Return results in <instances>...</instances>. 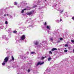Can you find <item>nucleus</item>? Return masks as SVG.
Masks as SVG:
<instances>
[{"label": "nucleus", "instance_id": "f8f14e48", "mask_svg": "<svg viewBox=\"0 0 74 74\" xmlns=\"http://www.w3.org/2000/svg\"><path fill=\"white\" fill-rule=\"evenodd\" d=\"M46 58V56L42 57V58H41V59L42 60H43V59H45V58Z\"/></svg>", "mask_w": 74, "mask_h": 74}, {"label": "nucleus", "instance_id": "cd10ccee", "mask_svg": "<svg viewBox=\"0 0 74 74\" xmlns=\"http://www.w3.org/2000/svg\"><path fill=\"white\" fill-rule=\"evenodd\" d=\"M65 47H68V45H67V44H65Z\"/></svg>", "mask_w": 74, "mask_h": 74}, {"label": "nucleus", "instance_id": "e433bc0d", "mask_svg": "<svg viewBox=\"0 0 74 74\" xmlns=\"http://www.w3.org/2000/svg\"><path fill=\"white\" fill-rule=\"evenodd\" d=\"M73 52H74V49H73Z\"/></svg>", "mask_w": 74, "mask_h": 74}, {"label": "nucleus", "instance_id": "c9c22d12", "mask_svg": "<svg viewBox=\"0 0 74 74\" xmlns=\"http://www.w3.org/2000/svg\"><path fill=\"white\" fill-rule=\"evenodd\" d=\"M17 7H18V8H19V7H20V6H17Z\"/></svg>", "mask_w": 74, "mask_h": 74}, {"label": "nucleus", "instance_id": "a211bd4d", "mask_svg": "<svg viewBox=\"0 0 74 74\" xmlns=\"http://www.w3.org/2000/svg\"><path fill=\"white\" fill-rule=\"evenodd\" d=\"M21 5H23V2H21L20 3Z\"/></svg>", "mask_w": 74, "mask_h": 74}, {"label": "nucleus", "instance_id": "4be33fe9", "mask_svg": "<svg viewBox=\"0 0 74 74\" xmlns=\"http://www.w3.org/2000/svg\"><path fill=\"white\" fill-rule=\"evenodd\" d=\"M5 24H6V25H7V24H8V22H7V21H6L5 22Z\"/></svg>", "mask_w": 74, "mask_h": 74}, {"label": "nucleus", "instance_id": "7c9ffc66", "mask_svg": "<svg viewBox=\"0 0 74 74\" xmlns=\"http://www.w3.org/2000/svg\"><path fill=\"white\" fill-rule=\"evenodd\" d=\"M10 18H12V16H10Z\"/></svg>", "mask_w": 74, "mask_h": 74}, {"label": "nucleus", "instance_id": "f704fd0d", "mask_svg": "<svg viewBox=\"0 0 74 74\" xmlns=\"http://www.w3.org/2000/svg\"><path fill=\"white\" fill-rule=\"evenodd\" d=\"M9 37H11V35H9Z\"/></svg>", "mask_w": 74, "mask_h": 74}, {"label": "nucleus", "instance_id": "0eeeda50", "mask_svg": "<svg viewBox=\"0 0 74 74\" xmlns=\"http://www.w3.org/2000/svg\"><path fill=\"white\" fill-rule=\"evenodd\" d=\"M33 14V12H28L27 13V15H32Z\"/></svg>", "mask_w": 74, "mask_h": 74}, {"label": "nucleus", "instance_id": "423d86ee", "mask_svg": "<svg viewBox=\"0 0 74 74\" xmlns=\"http://www.w3.org/2000/svg\"><path fill=\"white\" fill-rule=\"evenodd\" d=\"M44 62H43L42 63H41L40 62H39L36 64V66H38V65H41L42 64H44Z\"/></svg>", "mask_w": 74, "mask_h": 74}, {"label": "nucleus", "instance_id": "393cba45", "mask_svg": "<svg viewBox=\"0 0 74 74\" xmlns=\"http://www.w3.org/2000/svg\"><path fill=\"white\" fill-rule=\"evenodd\" d=\"M72 19H73V21H74V16H73L72 17Z\"/></svg>", "mask_w": 74, "mask_h": 74}, {"label": "nucleus", "instance_id": "72a5a7b5", "mask_svg": "<svg viewBox=\"0 0 74 74\" xmlns=\"http://www.w3.org/2000/svg\"><path fill=\"white\" fill-rule=\"evenodd\" d=\"M66 16H67V17H68L69 15H67V14H66Z\"/></svg>", "mask_w": 74, "mask_h": 74}, {"label": "nucleus", "instance_id": "6ab92c4d", "mask_svg": "<svg viewBox=\"0 0 74 74\" xmlns=\"http://www.w3.org/2000/svg\"><path fill=\"white\" fill-rule=\"evenodd\" d=\"M14 4V5H17V3H16V2H15Z\"/></svg>", "mask_w": 74, "mask_h": 74}, {"label": "nucleus", "instance_id": "c756f323", "mask_svg": "<svg viewBox=\"0 0 74 74\" xmlns=\"http://www.w3.org/2000/svg\"><path fill=\"white\" fill-rule=\"evenodd\" d=\"M23 10H24V11H26V10H27V9H26L25 8V9H24Z\"/></svg>", "mask_w": 74, "mask_h": 74}, {"label": "nucleus", "instance_id": "2f4dec72", "mask_svg": "<svg viewBox=\"0 0 74 74\" xmlns=\"http://www.w3.org/2000/svg\"><path fill=\"white\" fill-rule=\"evenodd\" d=\"M62 19L60 18V22H62Z\"/></svg>", "mask_w": 74, "mask_h": 74}, {"label": "nucleus", "instance_id": "2eb2a0df", "mask_svg": "<svg viewBox=\"0 0 74 74\" xmlns=\"http://www.w3.org/2000/svg\"><path fill=\"white\" fill-rule=\"evenodd\" d=\"M49 54H51V55H52V52L51 51H49Z\"/></svg>", "mask_w": 74, "mask_h": 74}, {"label": "nucleus", "instance_id": "a878e982", "mask_svg": "<svg viewBox=\"0 0 74 74\" xmlns=\"http://www.w3.org/2000/svg\"><path fill=\"white\" fill-rule=\"evenodd\" d=\"M56 22H57L58 23H59V20H56Z\"/></svg>", "mask_w": 74, "mask_h": 74}, {"label": "nucleus", "instance_id": "9d476101", "mask_svg": "<svg viewBox=\"0 0 74 74\" xmlns=\"http://www.w3.org/2000/svg\"><path fill=\"white\" fill-rule=\"evenodd\" d=\"M12 32V31H11V29H9L8 31V33H11Z\"/></svg>", "mask_w": 74, "mask_h": 74}, {"label": "nucleus", "instance_id": "ddd939ff", "mask_svg": "<svg viewBox=\"0 0 74 74\" xmlns=\"http://www.w3.org/2000/svg\"><path fill=\"white\" fill-rule=\"evenodd\" d=\"M12 60H15V59H14L13 56H12Z\"/></svg>", "mask_w": 74, "mask_h": 74}, {"label": "nucleus", "instance_id": "f03ea898", "mask_svg": "<svg viewBox=\"0 0 74 74\" xmlns=\"http://www.w3.org/2000/svg\"><path fill=\"white\" fill-rule=\"evenodd\" d=\"M8 59H9V57H6L4 59L3 62L2 63V65L3 66H4L5 63H7V62L8 60Z\"/></svg>", "mask_w": 74, "mask_h": 74}, {"label": "nucleus", "instance_id": "7ed1b4c3", "mask_svg": "<svg viewBox=\"0 0 74 74\" xmlns=\"http://www.w3.org/2000/svg\"><path fill=\"white\" fill-rule=\"evenodd\" d=\"M56 8L55 9H56L57 10H58V11H60V13H62L64 11V9L62 8H57L56 7V6H55Z\"/></svg>", "mask_w": 74, "mask_h": 74}, {"label": "nucleus", "instance_id": "f3484780", "mask_svg": "<svg viewBox=\"0 0 74 74\" xmlns=\"http://www.w3.org/2000/svg\"><path fill=\"white\" fill-rule=\"evenodd\" d=\"M34 54V52H32L31 53V55H33Z\"/></svg>", "mask_w": 74, "mask_h": 74}, {"label": "nucleus", "instance_id": "4c0bfd02", "mask_svg": "<svg viewBox=\"0 0 74 74\" xmlns=\"http://www.w3.org/2000/svg\"><path fill=\"white\" fill-rule=\"evenodd\" d=\"M47 31L48 33L49 32V31H48V30H47Z\"/></svg>", "mask_w": 74, "mask_h": 74}, {"label": "nucleus", "instance_id": "9b49d317", "mask_svg": "<svg viewBox=\"0 0 74 74\" xmlns=\"http://www.w3.org/2000/svg\"><path fill=\"white\" fill-rule=\"evenodd\" d=\"M51 59H52V58L51 57H49L48 58V61H50V60H51Z\"/></svg>", "mask_w": 74, "mask_h": 74}, {"label": "nucleus", "instance_id": "f257e3e1", "mask_svg": "<svg viewBox=\"0 0 74 74\" xmlns=\"http://www.w3.org/2000/svg\"><path fill=\"white\" fill-rule=\"evenodd\" d=\"M25 35H22L21 37H20V40H18L17 41V42H20L21 41H24V40L26 38L25 37Z\"/></svg>", "mask_w": 74, "mask_h": 74}, {"label": "nucleus", "instance_id": "dca6fc26", "mask_svg": "<svg viewBox=\"0 0 74 74\" xmlns=\"http://www.w3.org/2000/svg\"><path fill=\"white\" fill-rule=\"evenodd\" d=\"M6 36L5 35H3L2 36V38H5Z\"/></svg>", "mask_w": 74, "mask_h": 74}, {"label": "nucleus", "instance_id": "39448f33", "mask_svg": "<svg viewBox=\"0 0 74 74\" xmlns=\"http://www.w3.org/2000/svg\"><path fill=\"white\" fill-rule=\"evenodd\" d=\"M45 26L46 27L47 29L48 30H50V29L51 28V26L50 25H47V23L45 22L44 24Z\"/></svg>", "mask_w": 74, "mask_h": 74}, {"label": "nucleus", "instance_id": "58836bf2", "mask_svg": "<svg viewBox=\"0 0 74 74\" xmlns=\"http://www.w3.org/2000/svg\"><path fill=\"white\" fill-rule=\"evenodd\" d=\"M65 49H66V48H65Z\"/></svg>", "mask_w": 74, "mask_h": 74}, {"label": "nucleus", "instance_id": "20e7f679", "mask_svg": "<svg viewBox=\"0 0 74 74\" xmlns=\"http://www.w3.org/2000/svg\"><path fill=\"white\" fill-rule=\"evenodd\" d=\"M34 44L35 45H36L37 47L38 48H40L41 47V44L40 45L38 44V43H39V42L37 41H34Z\"/></svg>", "mask_w": 74, "mask_h": 74}, {"label": "nucleus", "instance_id": "5701e85b", "mask_svg": "<svg viewBox=\"0 0 74 74\" xmlns=\"http://www.w3.org/2000/svg\"><path fill=\"white\" fill-rule=\"evenodd\" d=\"M24 12V10H22L21 11V13L23 14V12Z\"/></svg>", "mask_w": 74, "mask_h": 74}, {"label": "nucleus", "instance_id": "473e14b6", "mask_svg": "<svg viewBox=\"0 0 74 74\" xmlns=\"http://www.w3.org/2000/svg\"><path fill=\"white\" fill-rule=\"evenodd\" d=\"M63 40V38H60V40Z\"/></svg>", "mask_w": 74, "mask_h": 74}, {"label": "nucleus", "instance_id": "4468645a", "mask_svg": "<svg viewBox=\"0 0 74 74\" xmlns=\"http://www.w3.org/2000/svg\"><path fill=\"white\" fill-rule=\"evenodd\" d=\"M4 16H9V14H6L4 15Z\"/></svg>", "mask_w": 74, "mask_h": 74}, {"label": "nucleus", "instance_id": "6e6552de", "mask_svg": "<svg viewBox=\"0 0 74 74\" xmlns=\"http://www.w3.org/2000/svg\"><path fill=\"white\" fill-rule=\"evenodd\" d=\"M50 41H51V42H53V37H51V38H50Z\"/></svg>", "mask_w": 74, "mask_h": 74}, {"label": "nucleus", "instance_id": "ea45409f", "mask_svg": "<svg viewBox=\"0 0 74 74\" xmlns=\"http://www.w3.org/2000/svg\"><path fill=\"white\" fill-rule=\"evenodd\" d=\"M66 14H67V13H66Z\"/></svg>", "mask_w": 74, "mask_h": 74}, {"label": "nucleus", "instance_id": "aec40b11", "mask_svg": "<svg viewBox=\"0 0 74 74\" xmlns=\"http://www.w3.org/2000/svg\"><path fill=\"white\" fill-rule=\"evenodd\" d=\"M67 51H68V50H65L64 51V52H67Z\"/></svg>", "mask_w": 74, "mask_h": 74}, {"label": "nucleus", "instance_id": "1a4fd4ad", "mask_svg": "<svg viewBox=\"0 0 74 74\" xmlns=\"http://www.w3.org/2000/svg\"><path fill=\"white\" fill-rule=\"evenodd\" d=\"M56 50H57V49L56 48H54L52 49H51L52 51H56Z\"/></svg>", "mask_w": 74, "mask_h": 74}, {"label": "nucleus", "instance_id": "b1692460", "mask_svg": "<svg viewBox=\"0 0 74 74\" xmlns=\"http://www.w3.org/2000/svg\"><path fill=\"white\" fill-rule=\"evenodd\" d=\"M71 42L73 43H74V40H71Z\"/></svg>", "mask_w": 74, "mask_h": 74}, {"label": "nucleus", "instance_id": "bb28decb", "mask_svg": "<svg viewBox=\"0 0 74 74\" xmlns=\"http://www.w3.org/2000/svg\"><path fill=\"white\" fill-rule=\"evenodd\" d=\"M30 69H29L28 70V73H29V72H30Z\"/></svg>", "mask_w": 74, "mask_h": 74}, {"label": "nucleus", "instance_id": "c85d7f7f", "mask_svg": "<svg viewBox=\"0 0 74 74\" xmlns=\"http://www.w3.org/2000/svg\"><path fill=\"white\" fill-rule=\"evenodd\" d=\"M37 7V5H35L34 6V8H36Z\"/></svg>", "mask_w": 74, "mask_h": 74}, {"label": "nucleus", "instance_id": "412c9836", "mask_svg": "<svg viewBox=\"0 0 74 74\" xmlns=\"http://www.w3.org/2000/svg\"><path fill=\"white\" fill-rule=\"evenodd\" d=\"M13 33H16L17 32V31H13Z\"/></svg>", "mask_w": 74, "mask_h": 74}]
</instances>
